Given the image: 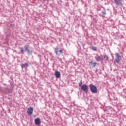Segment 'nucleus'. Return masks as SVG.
I'll use <instances>...</instances> for the list:
<instances>
[{
  "label": "nucleus",
  "mask_w": 126,
  "mask_h": 126,
  "mask_svg": "<svg viewBox=\"0 0 126 126\" xmlns=\"http://www.w3.org/2000/svg\"><path fill=\"white\" fill-rule=\"evenodd\" d=\"M55 76L57 78H59L60 76H61V73L59 71L56 72Z\"/></svg>",
  "instance_id": "8"
},
{
  "label": "nucleus",
  "mask_w": 126,
  "mask_h": 126,
  "mask_svg": "<svg viewBox=\"0 0 126 126\" xmlns=\"http://www.w3.org/2000/svg\"><path fill=\"white\" fill-rule=\"evenodd\" d=\"M20 50H21V52L22 54H24V50L23 49V47H20Z\"/></svg>",
  "instance_id": "12"
},
{
  "label": "nucleus",
  "mask_w": 126,
  "mask_h": 126,
  "mask_svg": "<svg viewBox=\"0 0 126 126\" xmlns=\"http://www.w3.org/2000/svg\"><path fill=\"white\" fill-rule=\"evenodd\" d=\"M22 68H23V67H25V64H21Z\"/></svg>",
  "instance_id": "16"
},
{
  "label": "nucleus",
  "mask_w": 126,
  "mask_h": 126,
  "mask_svg": "<svg viewBox=\"0 0 126 126\" xmlns=\"http://www.w3.org/2000/svg\"><path fill=\"white\" fill-rule=\"evenodd\" d=\"M104 58L105 59V61H108V60L109 59V58H108L107 56H104Z\"/></svg>",
  "instance_id": "14"
},
{
  "label": "nucleus",
  "mask_w": 126,
  "mask_h": 126,
  "mask_svg": "<svg viewBox=\"0 0 126 126\" xmlns=\"http://www.w3.org/2000/svg\"><path fill=\"white\" fill-rule=\"evenodd\" d=\"M81 89L82 91H84L85 93H87L88 92V86L86 84L82 85Z\"/></svg>",
  "instance_id": "3"
},
{
  "label": "nucleus",
  "mask_w": 126,
  "mask_h": 126,
  "mask_svg": "<svg viewBox=\"0 0 126 126\" xmlns=\"http://www.w3.org/2000/svg\"><path fill=\"white\" fill-rule=\"evenodd\" d=\"M96 60L97 61V62H100L101 61H103V58H102L100 56H97L96 58Z\"/></svg>",
  "instance_id": "9"
},
{
  "label": "nucleus",
  "mask_w": 126,
  "mask_h": 126,
  "mask_svg": "<svg viewBox=\"0 0 126 126\" xmlns=\"http://www.w3.org/2000/svg\"><path fill=\"white\" fill-rule=\"evenodd\" d=\"M92 50L93 51H97V48L95 46H93L92 47Z\"/></svg>",
  "instance_id": "13"
},
{
  "label": "nucleus",
  "mask_w": 126,
  "mask_h": 126,
  "mask_svg": "<svg viewBox=\"0 0 126 126\" xmlns=\"http://www.w3.org/2000/svg\"><path fill=\"white\" fill-rule=\"evenodd\" d=\"M89 87L92 93H97V87H96V86H94L93 84H90L89 85Z\"/></svg>",
  "instance_id": "1"
},
{
  "label": "nucleus",
  "mask_w": 126,
  "mask_h": 126,
  "mask_svg": "<svg viewBox=\"0 0 126 126\" xmlns=\"http://www.w3.org/2000/svg\"><path fill=\"white\" fill-rule=\"evenodd\" d=\"M25 66H28V65H29V64H28V63H25Z\"/></svg>",
  "instance_id": "17"
},
{
  "label": "nucleus",
  "mask_w": 126,
  "mask_h": 126,
  "mask_svg": "<svg viewBox=\"0 0 126 126\" xmlns=\"http://www.w3.org/2000/svg\"><path fill=\"white\" fill-rule=\"evenodd\" d=\"M121 59H122V57L121 56L120 54H119V53L116 54V55H115V61L116 62V63H120V62H121Z\"/></svg>",
  "instance_id": "4"
},
{
  "label": "nucleus",
  "mask_w": 126,
  "mask_h": 126,
  "mask_svg": "<svg viewBox=\"0 0 126 126\" xmlns=\"http://www.w3.org/2000/svg\"><path fill=\"white\" fill-rule=\"evenodd\" d=\"M79 87H81V86H82V82L81 81L79 82Z\"/></svg>",
  "instance_id": "15"
},
{
  "label": "nucleus",
  "mask_w": 126,
  "mask_h": 126,
  "mask_svg": "<svg viewBox=\"0 0 126 126\" xmlns=\"http://www.w3.org/2000/svg\"><path fill=\"white\" fill-rule=\"evenodd\" d=\"M114 2L117 5H123V2H122V0H114Z\"/></svg>",
  "instance_id": "6"
},
{
  "label": "nucleus",
  "mask_w": 126,
  "mask_h": 126,
  "mask_svg": "<svg viewBox=\"0 0 126 126\" xmlns=\"http://www.w3.org/2000/svg\"><path fill=\"white\" fill-rule=\"evenodd\" d=\"M27 114L30 115H32V114H33V107H30L28 108Z\"/></svg>",
  "instance_id": "5"
},
{
  "label": "nucleus",
  "mask_w": 126,
  "mask_h": 126,
  "mask_svg": "<svg viewBox=\"0 0 126 126\" xmlns=\"http://www.w3.org/2000/svg\"><path fill=\"white\" fill-rule=\"evenodd\" d=\"M25 48L26 49V51H28V54H30V53H32V51H30V50L28 49V47H26L25 46Z\"/></svg>",
  "instance_id": "11"
},
{
  "label": "nucleus",
  "mask_w": 126,
  "mask_h": 126,
  "mask_svg": "<svg viewBox=\"0 0 126 126\" xmlns=\"http://www.w3.org/2000/svg\"><path fill=\"white\" fill-rule=\"evenodd\" d=\"M55 53L56 54L57 56H61L63 54V51L58 47L56 48L54 50Z\"/></svg>",
  "instance_id": "2"
},
{
  "label": "nucleus",
  "mask_w": 126,
  "mask_h": 126,
  "mask_svg": "<svg viewBox=\"0 0 126 126\" xmlns=\"http://www.w3.org/2000/svg\"><path fill=\"white\" fill-rule=\"evenodd\" d=\"M90 64H93V67H95V66H96V64H97L96 63H93V62H91L90 63Z\"/></svg>",
  "instance_id": "10"
},
{
  "label": "nucleus",
  "mask_w": 126,
  "mask_h": 126,
  "mask_svg": "<svg viewBox=\"0 0 126 126\" xmlns=\"http://www.w3.org/2000/svg\"><path fill=\"white\" fill-rule=\"evenodd\" d=\"M34 123L36 125L39 126L41 124V120H40V119L37 118L34 120Z\"/></svg>",
  "instance_id": "7"
}]
</instances>
